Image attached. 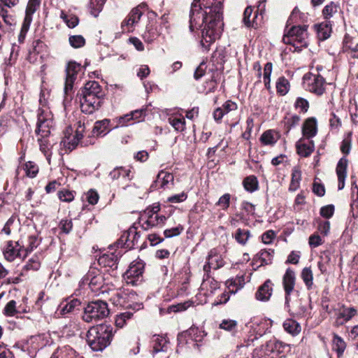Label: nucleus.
<instances>
[{
  "label": "nucleus",
  "mask_w": 358,
  "mask_h": 358,
  "mask_svg": "<svg viewBox=\"0 0 358 358\" xmlns=\"http://www.w3.org/2000/svg\"><path fill=\"white\" fill-rule=\"evenodd\" d=\"M273 64L271 62H267L264 68L263 80L264 86L267 90L271 89V75L272 73Z\"/></svg>",
  "instance_id": "obj_47"
},
{
  "label": "nucleus",
  "mask_w": 358,
  "mask_h": 358,
  "mask_svg": "<svg viewBox=\"0 0 358 358\" xmlns=\"http://www.w3.org/2000/svg\"><path fill=\"white\" fill-rule=\"evenodd\" d=\"M224 266V260L215 248L210 250L207 257V262L203 266V271L209 273L211 269H218Z\"/></svg>",
  "instance_id": "obj_17"
},
{
  "label": "nucleus",
  "mask_w": 358,
  "mask_h": 358,
  "mask_svg": "<svg viewBox=\"0 0 358 358\" xmlns=\"http://www.w3.org/2000/svg\"><path fill=\"white\" fill-rule=\"evenodd\" d=\"M220 328L230 332H234L237 328V322L234 320H223L220 324Z\"/></svg>",
  "instance_id": "obj_53"
},
{
  "label": "nucleus",
  "mask_w": 358,
  "mask_h": 358,
  "mask_svg": "<svg viewBox=\"0 0 358 358\" xmlns=\"http://www.w3.org/2000/svg\"><path fill=\"white\" fill-rule=\"evenodd\" d=\"M53 127V117L48 109H39L37 115V122L35 133L36 136L51 135Z\"/></svg>",
  "instance_id": "obj_7"
},
{
  "label": "nucleus",
  "mask_w": 358,
  "mask_h": 358,
  "mask_svg": "<svg viewBox=\"0 0 358 358\" xmlns=\"http://www.w3.org/2000/svg\"><path fill=\"white\" fill-rule=\"evenodd\" d=\"M253 9L251 6H248L243 13V22L245 25L248 27H254L257 29L259 26V22H257L258 17V11L256 10L255 15L252 20H250V17L252 14Z\"/></svg>",
  "instance_id": "obj_31"
},
{
  "label": "nucleus",
  "mask_w": 358,
  "mask_h": 358,
  "mask_svg": "<svg viewBox=\"0 0 358 358\" xmlns=\"http://www.w3.org/2000/svg\"><path fill=\"white\" fill-rule=\"evenodd\" d=\"M145 41L151 43L157 36V31L152 25H148L146 27L145 31L142 35Z\"/></svg>",
  "instance_id": "obj_52"
},
{
  "label": "nucleus",
  "mask_w": 358,
  "mask_h": 358,
  "mask_svg": "<svg viewBox=\"0 0 358 358\" xmlns=\"http://www.w3.org/2000/svg\"><path fill=\"white\" fill-rule=\"evenodd\" d=\"M301 180V172L298 167H294L292 173V180L289 185V191H296L300 186Z\"/></svg>",
  "instance_id": "obj_35"
},
{
  "label": "nucleus",
  "mask_w": 358,
  "mask_h": 358,
  "mask_svg": "<svg viewBox=\"0 0 358 358\" xmlns=\"http://www.w3.org/2000/svg\"><path fill=\"white\" fill-rule=\"evenodd\" d=\"M142 15L140 6L133 8L127 17L122 22L121 27L123 31H132L133 27L139 22Z\"/></svg>",
  "instance_id": "obj_19"
},
{
  "label": "nucleus",
  "mask_w": 358,
  "mask_h": 358,
  "mask_svg": "<svg viewBox=\"0 0 358 358\" xmlns=\"http://www.w3.org/2000/svg\"><path fill=\"white\" fill-rule=\"evenodd\" d=\"M152 353L166 352L169 348V341L163 336H154L152 340Z\"/></svg>",
  "instance_id": "obj_28"
},
{
  "label": "nucleus",
  "mask_w": 358,
  "mask_h": 358,
  "mask_svg": "<svg viewBox=\"0 0 358 358\" xmlns=\"http://www.w3.org/2000/svg\"><path fill=\"white\" fill-rule=\"evenodd\" d=\"M234 238L241 245H245L250 237V232L248 229H238L234 235Z\"/></svg>",
  "instance_id": "obj_40"
},
{
  "label": "nucleus",
  "mask_w": 358,
  "mask_h": 358,
  "mask_svg": "<svg viewBox=\"0 0 358 358\" xmlns=\"http://www.w3.org/2000/svg\"><path fill=\"white\" fill-rule=\"evenodd\" d=\"M273 255V250H262L256 255L253 260L260 263L259 266L268 265L272 263Z\"/></svg>",
  "instance_id": "obj_30"
},
{
  "label": "nucleus",
  "mask_w": 358,
  "mask_h": 358,
  "mask_svg": "<svg viewBox=\"0 0 358 358\" xmlns=\"http://www.w3.org/2000/svg\"><path fill=\"white\" fill-rule=\"evenodd\" d=\"M109 315L106 302L101 300L92 301L85 308L83 319L87 322H96Z\"/></svg>",
  "instance_id": "obj_5"
},
{
  "label": "nucleus",
  "mask_w": 358,
  "mask_h": 358,
  "mask_svg": "<svg viewBox=\"0 0 358 358\" xmlns=\"http://www.w3.org/2000/svg\"><path fill=\"white\" fill-rule=\"evenodd\" d=\"M294 107L299 109L300 113H306L309 108V103L306 99L298 97L294 103Z\"/></svg>",
  "instance_id": "obj_57"
},
{
  "label": "nucleus",
  "mask_w": 358,
  "mask_h": 358,
  "mask_svg": "<svg viewBox=\"0 0 358 358\" xmlns=\"http://www.w3.org/2000/svg\"><path fill=\"white\" fill-rule=\"evenodd\" d=\"M307 26H293L282 38V41L285 44L292 45L294 51L299 52L303 48H306L308 45Z\"/></svg>",
  "instance_id": "obj_4"
},
{
  "label": "nucleus",
  "mask_w": 358,
  "mask_h": 358,
  "mask_svg": "<svg viewBox=\"0 0 358 358\" xmlns=\"http://www.w3.org/2000/svg\"><path fill=\"white\" fill-rule=\"evenodd\" d=\"M351 143H352V134L348 133L345 138H343L341 145V150L345 155H348L351 150Z\"/></svg>",
  "instance_id": "obj_54"
},
{
  "label": "nucleus",
  "mask_w": 358,
  "mask_h": 358,
  "mask_svg": "<svg viewBox=\"0 0 358 358\" xmlns=\"http://www.w3.org/2000/svg\"><path fill=\"white\" fill-rule=\"evenodd\" d=\"M230 199L231 195L228 193H226L219 199V200L216 203V205L220 206L222 210H226L229 206Z\"/></svg>",
  "instance_id": "obj_64"
},
{
  "label": "nucleus",
  "mask_w": 358,
  "mask_h": 358,
  "mask_svg": "<svg viewBox=\"0 0 358 358\" xmlns=\"http://www.w3.org/2000/svg\"><path fill=\"white\" fill-rule=\"evenodd\" d=\"M219 287V283L213 278H210L209 273H205V276L201 285V289L205 291L204 294L208 295L213 293Z\"/></svg>",
  "instance_id": "obj_29"
},
{
  "label": "nucleus",
  "mask_w": 358,
  "mask_h": 358,
  "mask_svg": "<svg viewBox=\"0 0 358 358\" xmlns=\"http://www.w3.org/2000/svg\"><path fill=\"white\" fill-rule=\"evenodd\" d=\"M129 296V293L123 290H118L112 296L110 301L115 306H127L132 309L139 310L142 308V304L138 303L134 306L131 305H127V300Z\"/></svg>",
  "instance_id": "obj_22"
},
{
  "label": "nucleus",
  "mask_w": 358,
  "mask_h": 358,
  "mask_svg": "<svg viewBox=\"0 0 358 358\" xmlns=\"http://www.w3.org/2000/svg\"><path fill=\"white\" fill-rule=\"evenodd\" d=\"M297 153L303 157L310 156L315 150V145L313 141H310L308 143H305L303 139L301 138L296 143Z\"/></svg>",
  "instance_id": "obj_27"
},
{
  "label": "nucleus",
  "mask_w": 358,
  "mask_h": 358,
  "mask_svg": "<svg viewBox=\"0 0 358 358\" xmlns=\"http://www.w3.org/2000/svg\"><path fill=\"white\" fill-rule=\"evenodd\" d=\"M39 0H29L26 8L25 17H31L32 15L36 12L37 8L39 7Z\"/></svg>",
  "instance_id": "obj_60"
},
{
  "label": "nucleus",
  "mask_w": 358,
  "mask_h": 358,
  "mask_svg": "<svg viewBox=\"0 0 358 358\" xmlns=\"http://www.w3.org/2000/svg\"><path fill=\"white\" fill-rule=\"evenodd\" d=\"M174 182L173 175L171 173L161 171L157 174V178L152 185L155 186V187L160 188H170L173 187Z\"/></svg>",
  "instance_id": "obj_21"
},
{
  "label": "nucleus",
  "mask_w": 358,
  "mask_h": 358,
  "mask_svg": "<svg viewBox=\"0 0 358 358\" xmlns=\"http://www.w3.org/2000/svg\"><path fill=\"white\" fill-rule=\"evenodd\" d=\"M69 41L70 45L74 48H81L85 44V39L81 35L71 36Z\"/></svg>",
  "instance_id": "obj_55"
},
{
  "label": "nucleus",
  "mask_w": 358,
  "mask_h": 358,
  "mask_svg": "<svg viewBox=\"0 0 358 358\" xmlns=\"http://www.w3.org/2000/svg\"><path fill=\"white\" fill-rule=\"evenodd\" d=\"M50 136L51 135L37 136L39 150L45 155L48 164H50L52 148L55 143L54 141L50 139Z\"/></svg>",
  "instance_id": "obj_20"
},
{
  "label": "nucleus",
  "mask_w": 358,
  "mask_h": 358,
  "mask_svg": "<svg viewBox=\"0 0 358 358\" xmlns=\"http://www.w3.org/2000/svg\"><path fill=\"white\" fill-rule=\"evenodd\" d=\"M83 285H87L92 292L100 290L104 284V278L99 270L91 268L82 279Z\"/></svg>",
  "instance_id": "obj_9"
},
{
  "label": "nucleus",
  "mask_w": 358,
  "mask_h": 358,
  "mask_svg": "<svg viewBox=\"0 0 358 358\" xmlns=\"http://www.w3.org/2000/svg\"><path fill=\"white\" fill-rule=\"evenodd\" d=\"M243 183L245 189L250 192H253L258 189V180L254 176L245 178Z\"/></svg>",
  "instance_id": "obj_43"
},
{
  "label": "nucleus",
  "mask_w": 358,
  "mask_h": 358,
  "mask_svg": "<svg viewBox=\"0 0 358 358\" xmlns=\"http://www.w3.org/2000/svg\"><path fill=\"white\" fill-rule=\"evenodd\" d=\"M143 113H144V109H139V110H134V111L131 112L130 113H128V114L124 115V116L120 117L119 120H118V124L121 127L125 126L127 124V123L130 120H133L134 115L139 114L140 115H141Z\"/></svg>",
  "instance_id": "obj_50"
},
{
  "label": "nucleus",
  "mask_w": 358,
  "mask_h": 358,
  "mask_svg": "<svg viewBox=\"0 0 358 358\" xmlns=\"http://www.w3.org/2000/svg\"><path fill=\"white\" fill-rule=\"evenodd\" d=\"M106 0H90L89 9L94 17H97L102 10Z\"/></svg>",
  "instance_id": "obj_39"
},
{
  "label": "nucleus",
  "mask_w": 358,
  "mask_h": 358,
  "mask_svg": "<svg viewBox=\"0 0 358 358\" xmlns=\"http://www.w3.org/2000/svg\"><path fill=\"white\" fill-rule=\"evenodd\" d=\"M60 17L69 28L76 27L79 22L78 17L73 15H68L64 11L61 12Z\"/></svg>",
  "instance_id": "obj_51"
},
{
  "label": "nucleus",
  "mask_w": 358,
  "mask_h": 358,
  "mask_svg": "<svg viewBox=\"0 0 358 358\" xmlns=\"http://www.w3.org/2000/svg\"><path fill=\"white\" fill-rule=\"evenodd\" d=\"M320 215L324 218L329 219L331 217L334 213V206L329 204L320 208Z\"/></svg>",
  "instance_id": "obj_63"
},
{
  "label": "nucleus",
  "mask_w": 358,
  "mask_h": 358,
  "mask_svg": "<svg viewBox=\"0 0 358 358\" xmlns=\"http://www.w3.org/2000/svg\"><path fill=\"white\" fill-rule=\"evenodd\" d=\"M79 96L81 111L92 114L101 106L105 93L98 82L93 80L85 85Z\"/></svg>",
  "instance_id": "obj_2"
},
{
  "label": "nucleus",
  "mask_w": 358,
  "mask_h": 358,
  "mask_svg": "<svg viewBox=\"0 0 358 358\" xmlns=\"http://www.w3.org/2000/svg\"><path fill=\"white\" fill-rule=\"evenodd\" d=\"M81 66L75 62L68 63L66 69V80L64 85V93L68 95L73 90V84L77 79L78 73L80 71Z\"/></svg>",
  "instance_id": "obj_12"
},
{
  "label": "nucleus",
  "mask_w": 358,
  "mask_h": 358,
  "mask_svg": "<svg viewBox=\"0 0 358 358\" xmlns=\"http://www.w3.org/2000/svg\"><path fill=\"white\" fill-rule=\"evenodd\" d=\"M38 244L39 242L37 237L36 236H30L29 237V245L26 248H24L25 254L23 255V258L27 255L28 252H31L34 248H37Z\"/></svg>",
  "instance_id": "obj_62"
},
{
  "label": "nucleus",
  "mask_w": 358,
  "mask_h": 358,
  "mask_svg": "<svg viewBox=\"0 0 358 358\" xmlns=\"http://www.w3.org/2000/svg\"><path fill=\"white\" fill-rule=\"evenodd\" d=\"M72 131L71 127L67 128L64 133V137L61 141V145H63L70 152L77 147L80 141L83 138L85 131L84 124L79 122L74 135L72 134Z\"/></svg>",
  "instance_id": "obj_8"
},
{
  "label": "nucleus",
  "mask_w": 358,
  "mask_h": 358,
  "mask_svg": "<svg viewBox=\"0 0 358 358\" xmlns=\"http://www.w3.org/2000/svg\"><path fill=\"white\" fill-rule=\"evenodd\" d=\"M343 48L352 57L358 58V38L347 34L343 40Z\"/></svg>",
  "instance_id": "obj_24"
},
{
  "label": "nucleus",
  "mask_w": 358,
  "mask_h": 358,
  "mask_svg": "<svg viewBox=\"0 0 358 358\" xmlns=\"http://www.w3.org/2000/svg\"><path fill=\"white\" fill-rule=\"evenodd\" d=\"M80 304V301L77 299H73L69 302H66L65 303H61L59 306L60 313L62 315H65L66 313L73 312L74 309L79 307Z\"/></svg>",
  "instance_id": "obj_36"
},
{
  "label": "nucleus",
  "mask_w": 358,
  "mask_h": 358,
  "mask_svg": "<svg viewBox=\"0 0 358 358\" xmlns=\"http://www.w3.org/2000/svg\"><path fill=\"white\" fill-rule=\"evenodd\" d=\"M121 256V251L115 250V252L104 253L98 259V263L103 268L115 270L117 268V262Z\"/></svg>",
  "instance_id": "obj_18"
},
{
  "label": "nucleus",
  "mask_w": 358,
  "mask_h": 358,
  "mask_svg": "<svg viewBox=\"0 0 358 358\" xmlns=\"http://www.w3.org/2000/svg\"><path fill=\"white\" fill-rule=\"evenodd\" d=\"M140 237L137 228L131 227L122 234L118 240L117 245L129 250L132 249L138 245Z\"/></svg>",
  "instance_id": "obj_11"
},
{
  "label": "nucleus",
  "mask_w": 358,
  "mask_h": 358,
  "mask_svg": "<svg viewBox=\"0 0 358 358\" xmlns=\"http://www.w3.org/2000/svg\"><path fill=\"white\" fill-rule=\"evenodd\" d=\"M41 266V262L38 257H34L31 258L28 263L23 267L24 270L29 271H37Z\"/></svg>",
  "instance_id": "obj_59"
},
{
  "label": "nucleus",
  "mask_w": 358,
  "mask_h": 358,
  "mask_svg": "<svg viewBox=\"0 0 358 358\" xmlns=\"http://www.w3.org/2000/svg\"><path fill=\"white\" fill-rule=\"evenodd\" d=\"M18 311L16 309V301L14 300L10 301L3 309V314L7 317L14 316Z\"/></svg>",
  "instance_id": "obj_58"
},
{
  "label": "nucleus",
  "mask_w": 358,
  "mask_h": 358,
  "mask_svg": "<svg viewBox=\"0 0 358 358\" xmlns=\"http://www.w3.org/2000/svg\"><path fill=\"white\" fill-rule=\"evenodd\" d=\"M24 170L28 177L34 178L38 173L39 168L35 162L29 161L25 163Z\"/></svg>",
  "instance_id": "obj_48"
},
{
  "label": "nucleus",
  "mask_w": 358,
  "mask_h": 358,
  "mask_svg": "<svg viewBox=\"0 0 358 358\" xmlns=\"http://www.w3.org/2000/svg\"><path fill=\"white\" fill-rule=\"evenodd\" d=\"M260 141L263 145H273L276 143L277 138L273 131L268 130L262 134L260 137Z\"/></svg>",
  "instance_id": "obj_44"
},
{
  "label": "nucleus",
  "mask_w": 358,
  "mask_h": 358,
  "mask_svg": "<svg viewBox=\"0 0 358 358\" xmlns=\"http://www.w3.org/2000/svg\"><path fill=\"white\" fill-rule=\"evenodd\" d=\"M223 0H194L189 12V29L191 32L201 29L200 46L208 52L210 46L222 34Z\"/></svg>",
  "instance_id": "obj_1"
},
{
  "label": "nucleus",
  "mask_w": 358,
  "mask_h": 358,
  "mask_svg": "<svg viewBox=\"0 0 358 358\" xmlns=\"http://www.w3.org/2000/svg\"><path fill=\"white\" fill-rule=\"evenodd\" d=\"M346 345L344 341L338 336L334 335L333 339V349L337 352L338 355L343 353Z\"/></svg>",
  "instance_id": "obj_49"
},
{
  "label": "nucleus",
  "mask_w": 358,
  "mask_h": 358,
  "mask_svg": "<svg viewBox=\"0 0 358 358\" xmlns=\"http://www.w3.org/2000/svg\"><path fill=\"white\" fill-rule=\"evenodd\" d=\"M301 278L305 283L308 289H310L313 285V274L310 267H305L301 273Z\"/></svg>",
  "instance_id": "obj_38"
},
{
  "label": "nucleus",
  "mask_w": 358,
  "mask_h": 358,
  "mask_svg": "<svg viewBox=\"0 0 358 358\" xmlns=\"http://www.w3.org/2000/svg\"><path fill=\"white\" fill-rule=\"evenodd\" d=\"M144 265L141 262H133L124 274V278L127 284L139 285L143 280Z\"/></svg>",
  "instance_id": "obj_10"
},
{
  "label": "nucleus",
  "mask_w": 358,
  "mask_h": 358,
  "mask_svg": "<svg viewBox=\"0 0 358 358\" xmlns=\"http://www.w3.org/2000/svg\"><path fill=\"white\" fill-rule=\"evenodd\" d=\"M317 37L321 41L327 39L331 32V26L328 22H322L318 25H315Z\"/></svg>",
  "instance_id": "obj_33"
},
{
  "label": "nucleus",
  "mask_w": 358,
  "mask_h": 358,
  "mask_svg": "<svg viewBox=\"0 0 358 358\" xmlns=\"http://www.w3.org/2000/svg\"><path fill=\"white\" fill-rule=\"evenodd\" d=\"M24 246L19 241H8L3 248V254L5 259L8 262H13L16 257H21Z\"/></svg>",
  "instance_id": "obj_14"
},
{
  "label": "nucleus",
  "mask_w": 358,
  "mask_h": 358,
  "mask_svg": "<svg viewBox=\"0 0 358 358\" xmlns=\"http://www.w3.org/2000/svg\"><path fill=\"white\" fill-rule=\"evenodd\" d=\"M317 133V122L315 117H308L302 126L303 136L309 139L313 138Z\"/></svg>",
  "instance_id": "obj_23"
},
{
  "label": "nucleus",
  "mask_w": 358,
  "mask_h": 358,
  "mask_svg": "<svg viewBox=\"0 0 358 358\" xmlns=\"http://www.w3.org/2000/svg\"><path fill=\"white\" fill-rule=\"evenodd\" d=\"M166 219V216L158 213L143 214L140 219V223L144 230H148L152 227L163 226Z\"/></svg>",
  "instance_id": "obj_13"
},
{
  "label": "nucleus",
  "mask_w": 358,
  "mask_h": 358,
  "mask_svg": "<svg viewBox=\"0 0 358 358\" xmlns=\"http://www.w3.org/2000/svg\"><path fill=\"white\" fill-rule=\"evenodd\" d=\"M109 124L110 120L108 119L96 122L92 129L93 136H103L107 134L110 131Z\"/></svg>",
  "instance_id": "obj_32"
},
{
  "label": "nucleus",
  "mask_w": 358,
  "mask_h": 358,
  "mask_svg": "<svg viewBox=\"0 0 358 358\" xmlns=\"http://www.w3.org/2000/svg\"><path fill=\"white\" fill-rule=\"evenodd\" d=\"M184 227L181 224H178L176 227L167 229L164 230V234L166 238H172L180 235L183 231Z\"/></svg>",
  "instance_id": "obj_61"
},
{
  "label": "nucleus",
  "mask_w": 358,
  "mask_h": 358,
  "mask_svg": "<svg viewBox=\"0 0 358 358\" xmlns=\"http://www.w3.org/2000/svg\"><path fill=\"white\" fill-rule=\"evenodd\" d=\"M108 176L113 180L122 179L125 181H130L133 178L131 170L124 166L115 167L109 173Z\"/></svg>",
  "instance_id": "obj_26"
},
{
  "label": "nucleus",
  "mask_w": 358,
  "mask_h": 358,
  "mask_svg": "<svg viewBox=\"0 0 358 358\" xmlns=\"http://www.w3.org/2000/svg\"><path fill=\"white\" fill-rule=\"evenodd\" d=\"M303 87L310 92L322 95L325 90L326 81L321 74L315 71L309 72L303 76Z\"/></svg>",
  "instance_id": "obj_6"
},
{
  "label": "nucleus",
  "mask_w": 358,
  "mask_h": 358,
  "mask_svg": "<svg viewBox=\"0 0 358 358\" xmlns=\"http://www.w3.org/2000/svg\"><path fill=\"white\" fill-rule=\"evenodd\" d=\"M348 160L345 157H343L338 161L336 166L337 177H346Z\"/></svg>",
  "instance_id": "obj_45"
},
{
  "label": "nucleus",
  "mask_w": 358,
  "mask_h": 358,
  "mask_svg": "<svg viewBox=\"0 0 358 358\" xmlns=\"http://www.w3.org/2000/svg\"><path fill=\"white\" fill-rule=\"evenodd\" d=\"M169 122L177 131H182L185 129V120L183 117H171L169 118Z\"/></svg>",
  "instance_id": "obj_42"
},
{
  "label": "nucleus",
  "mask_w": 358,
  "mask_h": 358,
  "mask_svg": "<svg viewBox=\"0 0 358 358\" xmlns=\"http://www.w3.org/2000/svg\"><path fill=\"white\" fill-rule=\"evenodd\" d=\"M276 90L277 92L284 96L285 95L289 90V83L287 79H286L284 76L280 77L276 82Z\"/></svg>",
  "instance_id": "obj_41"
},
{
  "label": "nucleus",
  "mask_w": 358,
  "mask_h": 358,
  "mask_svg": "<svg viewBox=\"0 0 358 358\" xmlns=\"http://www.w3.org/2000/svg\"><path fill=\"white\" fill-rule=\"evenodd\" d=\"M112 337V328L106 324H100L88 330L86 340L92 350L101 351L110 343Z\"/></svg>",
  "instance_id": "obj_3"
},
{
  "label": "nucleus",
  "mask_w": 358,
  "mask_h": 358,
  "mask_svg": "<svg viewBox=\"0 0 358 358\" xmlns=\"http://www.w3.org/2000/svg\"><path fill=\"white\" fill-rule=\"evenodd\" d=\"M134 315V313L131 311H125L117 314L115 317V323L117 327H124L127 322L130 320Z\"/></svg>",
  "instance_id": "obj_37"
},
{
  "label": "nucleus",
  "mask_w": 358,
  "mask_h": 358,
  "mask_svg": "<svg viewBox=\"0 0 358 358\" xmlns=\"http://www.w3.org/2000/svg\"><path fill=\"white\" fill-rule=\"evenodd\" d=\"M295 282V272L290 268H288L282 277V285L285 292V304L287 306H288L290 301V294L294 289Z\"/></svg>",
  "instance_id": "obj_16"
},
{
  "label": "nucleus",
  "mask_w": 358,
  "mask_h": 358,
  "mask_svg": "<svg viewBox=\"0 0 358 358\" xmlns=\"http://www.w3.org/2000/svg\"><path fill=\"white\" fill-rule=\"evenodd\" d=\"M284 329L292 335H297L301 331L300 324L292 319L286 320L283 323Z\"/></svg>",
  "instance_id": "obj_34"
},
{
  "label": "nucleus",
  "mask_w": 358,
  "mask_h": 358,
  "mask_svg": "<svg viewBox=\"0 0 358 358\" xmlns=\"http://www.w3.org/2000/svg\"><path fill=\"white\" fill-rule=\"evenodd\" d=\"M273 293V284L270 280H267L257 289L255 297L258 301H267Z\"/></svg>",
  "instance_id": "obj_25"
},
{
  "label": "nucleus",
  "mask_w": 358,
  "mask_h": 358,
  "mask_svg": "<svg viewBox=\"0 0 358 358\" xmlns=\"http://www.w3.org/2000/svg\"><path fill=\"white\" fill-rule=\"evenodd\" d=\"M19 0H0V16L2 17L4 24L11 27L15 24L13 15L8 8L16 6Z\"/></svg>",
  "instance_id": "obj_15"
},
{
  "label": "nucleus",
  "mask_w": 358,
  "mask_h": 358,
  "mask_svg": "<svg viewBox=\"0 0 358 358\" xmlns=\"http://www.w3.org/2000/svg\"><path fill=\"white\" fill-rule=\"evenodd\" d=\"M244 285V277L238 276L228 282V287L230 292L235 294L238 290L241 289Z\"/></svg>",
  "instance_id": "obj_46"
},
{
  "label": "nucleus",
  "mask_w": 358,
  "mask_h": 358,
  "mask_svg": "<svg viewBox=\"0 0 358 358\" xmlns=\"http://www.w3.org/2000/svg\"><path fill=\"white\" fill-rule=\"evenodd\" d=\"M338 10V6L334 2H331L324 8L322 13L324 18L328 19L331 17L334 14L336 13Z\"/></svg>",
  "instance_id": "obj_56"
}]
</instances>
